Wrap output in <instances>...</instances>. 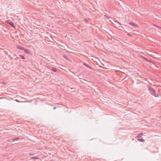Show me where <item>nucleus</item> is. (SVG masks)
Segmentation results:
<instances>
[{
  "label": "nucleus",
  "instance_id": "nucleus-15",
  "mask_svg": "<svg viewBox=\"0 0 161 161\" xmlns=\"http://www.w3.org/2000/svg\"><path fill=\"white\" fill-rule=\"evenodd\" d=\"M63 57L64 58L67 60H69L68 58V57L66 56L65 55H63Z\"/></svg>",
  "mask_w": 161,
  "mask_h": 161
},
{
  "label": "nucleus",
  "instance_id": "nucleus-2",
  "mask_svg": "<svg viewBox=\"0 0 161 161\" xmlns=\"http://www.w3.org/2000/svg\"><path fill=\"white\" fill-rule=\"evenodd\" d=\"M39 154L37 153H33L31 152V161H35L39 159Z\"/></svg>",
  "mask_w": 161,
  "mask_h": 161
},
{
  "label": "nucleus",
  "instance_id": "nucleus-6",
  "mask_svg": "<svg viewBox=\"0 0 161 161\" xmlns=\"http://www.w3.org/2000/svg\"><path fill=\"white\" fill-rule=\"evenodd\" d=\"M83 64L84 65H85V66H86V67L87 68H88L89 69H92V67L91 66H90V65H88V64H86V63H83Z\"/></svg>",
  "mask_w": 161,
  "mask_h": 161
},
{
  "label": "nucleus",
  "instance_id": "nucleus-20",
  "mask_svg": "<svg viewBox=\"0 0 161 161\" xmlns=\"http://www.w3.org/2000/svg\"><path fill=\"white\" fill-rule=\"evenodd\" d=\"M52 106V105H49V107H48V108L50 109V106Z\"/></svg>",
  "mask_w": 161,
  "mask_h": 161
},
{
  "label": "nucleus",
  "instance_id": "nucleus-19",
  "mask_svg": "<svg viewBox=\"0 0 161 161\" xmlns=\"http://www.w3.org/2000/svg\"><path fill=\"white\" fill-rule=\"evenodd\" d=\"M47 68L48 69H50V66H48L47 67Z\"/></svg>",
  "mask_w": 161,
  "mask_h": 161
},
{
  "label": "nucleus",
  "instance_id": "nucleus-3",
  "mask_svg": "<svg viewBox=\"0 0 161 161\" xmlns=\"http://www.w3.org/2000/svg\"><path fill=\"white\" fill-rule=\"evenodd\" d=\"M7 23L10 25L12 27L15 28V25L14 24V23L12 22L10 20H8L7 21Z\"/></svg>",
  "mask_w": 161,
  "mask_h": 161
},
{
  "label": "nucleus",
  "instance_id": "nucleus-9",
  "mask_svg": "<svg viewBox=\"0 0 161 161\" xmlns=\"http://www.w3.org/2000/svg\"><path fill=\"white\" fill-rule=\"evenodd\" d=\"M24 50V51H25V53H26L27 54L29 53H30V51H29V50H28V49H25H25Z\"/></svg>",
  "mask_w": 161,
  "mask_h": 161
},
{
  "label": "nucleus",
  "instance_id": "nucleus-8",
  "mask_svg": "<svg viewBox=\"0 0 161 161\" xmlns=\"http://www.w3.org/2000/svg\"><path fill=\"white\" fill-rule=\"evenodd\" d=\"M142 133H140L138 134L137 136L135 137V138H139L142 137Z\"/></svg>",
  "mask_w": 161,
  "mask_h": 161
},
{
  "label": "nucleus",
  "instance_id": "nucleus-7",
  "mask_svg": "<svg viewBox=\"0 0 161 161\" xmlns=\"http://www.w3.org/2000/svg\"><path fill=\"white\" fill-rule=\"evenodd\" d=\"M17 48H18V49H19L20 50H24L25 49V48L24 47H22V46H17Z\"/></svg>",
  "mask_w": 161,
  "mask_h": 161
},
{
  "label": "nucleus",
  "instance_id": "nucleus-1",
  "mask_svg": "<svg viewBox=\"0 0 161 161\" xmlns=\"http://www.w3.org/2000/svg\"><path fill=\"white\" fill-rule=\"evenodd\" d=\"M148 88V90L150 93L156 97H158L159 94L158 93H156V91L149 85H147Z\"/></svg>",
  "mask_w": 161,
  "mask_h": 161
},
{
  "label": "nucleus",
  "instance_id": "nucleus-18",
  "mask_svg": "<svg viewBox=\"0 0 161 161\" xmlns=\"http://www.w3.org/2000/svg\"><path fill=\"white\" fill-rule=\"evenodd\" d=\"M127 35H128V36H131L130 35V34H129V33H128V34H127Z\"/></svg>",
  "mask_w": 161,
  "mask_h": 161
},
{
  "label": "nucleus",
  "instance_id": "nucleus-16",
  "mask_svg": "<svg viewBox=\"0 0 161 161\" xmlns=\"http://www.w3.org/2000/svg\"><path fill=\"white\" fill-rule=\"evenodd\" d=\"M32 143H31V145H35L36 144V142H33Z\"/></svg>",
  "mask_w": 161,
  "mask_h": 161
},
{
  "label": "nucleus",
  "instance_id": "nucleus-5",
  "mask_svg": "<svg viewBox=\"0 0 161 161\" xmlns=\"http://www.w3.org/2000/svg\"><path fill=\"white\" fill-rule=\"evenodd\" d=\"M140 57L144 59L145 60L149 62H151V60H149L147 58L145 57L142 55H141Z\"/></svg>",
  "mask_w": 161,
  "mask_h": 161
},
{
  "label": "nucleus",
  "instance_id": "nucleus-4",
  "mask_svg": "<svg viewBox=\"0 0 161 161\" xmlns=\"http://www.w3.org/2000/svg\"><path fill=\"white\" fill-rule=\"evenodd\" d=\"M129 24L130 25H132L135 27H138V25L136 24H135V23H133V22H130L129 23Z\"/></svg>",
  "mask_w": 161,
  "mask_h": 161
},
{
  "label": "nucleus",
  "instance_id": "nucleus-10",
  "mask_svg": "<svg viewBox=\"0 0 161 161\" xmlns=\"http://www.w3.org/2000/svg\"><path fill=\"white\" fill-rule=\"evenodd\" d=\"M51 69L54 72H56L57 71V69L55 68L52 67L51 68Z\"/></svg>",
  "mask_w": 161,
  "mask_h": 161
},
{
  "label": "nucleus",
  "instance_id": "nucleus-14",
  "mask_svg": "<svg viewBox=\"0 0 161 161\" xmlns=\"http://www.w3.org/2000/svg\"><path fill=\"white\" fill-rule=\"evenodd\" d=\"M19 56H20V58L23 59H25V57L24 56L22 55H19Z\"/></svg>",
  "mask_w": 161,
  "mask_h": 161
},
{
  "label": "nucleus",
  "instance_id": "nucleus-21",
  "mask_svg": "<svg viewBox=\"0 0 161 161\" xmlns=\"http://www.w3.org/2000/svg\"><path fill=\"white\" fill-rule=\"evenodd\" d=\"M56 107H55L53 108V109L54 110V109H56Z\"/></svg>",
  "mask_w": 161,
  "mask_h": 161
},
{
  "label": "nucleus",
  "instance_id": "nucleus-12",
  "mask_svg": "<svg viewBox=\"0 0 161 161\" xmlns=\"http://www.w3.org/2000/svg\"><path fill=\"white\" fill-rule=\"evenodd\" d=\"M84 80V81H82V82L83 83H84L86 84H87V82H89V81H87V80H84H84Z\"/></svg>",
  "mask_w": 161,
  "mask_h": 161
},
{
  "label": "nucleus",
  "instance_id": "nucleus-17",
  "mask_svg": "<svg viewBox=\"0 0 161 161\" xmlns=\"http://www.w3.org/2000/svg\"><path fill=\"white\" fill-rule=\"evenodd\" d=\"M2 84L4 85H6L7 84V83L4 82H2Z\"/></svg>",
  "mask_w": 161,
  "mask_h": 161
},
{
  "label": "nucleus",
  "instance_id": "nucleus-13",
  "mask_svg": "<svg viewBox=\"0 0 161 161\" xmlns=\"http://www.w3.org/2000/svg\"><path fill=\"white\" fill-rule=\"evenodd\" d=\"M19 139V137H16V138H15L14 139H12V140L13 141H15Z\"/></svg>",
  "mask_w": 161,
  "mask_h": 161
},
{
  "label": "nucleus",
  "instance_id": "nucleus-11",
  "mask_svg": "<svg viewBox=\"0 0 161 161\" xmlns=\"http://www.w3.org/2000/svg\"><path fill=\"white\" fill-rule=\"evenodd\" d=\"M138 140L139 141L142 142H144L145 141V140L144 139H143L142 138H141V139H140V138H138Z\"/></svg>",
  "mask_w": 161,
  "mask_h": 161
}]
</instances>
